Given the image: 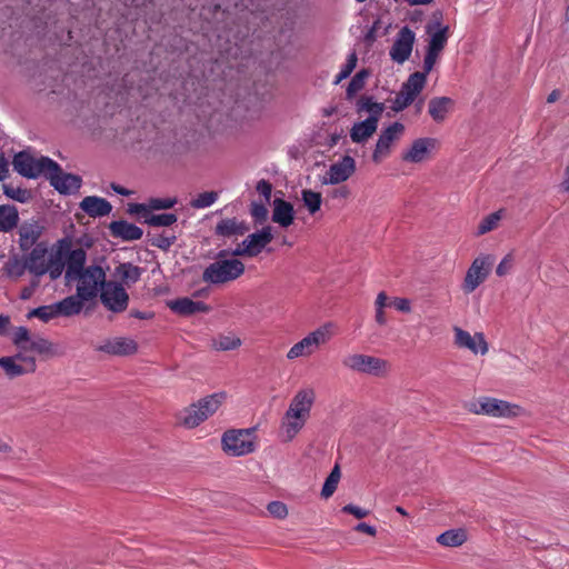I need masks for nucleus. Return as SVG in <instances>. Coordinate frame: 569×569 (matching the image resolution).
<instances>
[{
    "label": "nucleus",
    "mask_w": 569,
    "mask_h": 569,
    "mask_svg": "<svg viewBox=\"0 0 569 569\" xmlns=\"http://www.w3.org/2000/svg\"><path fill=\"white\" fill-rule=\"evenodd\" d=\"M350 194H351V191L347 186H340L338 188H335L330 192V197L332 199H339V200L348 199L350 197Z\"/></svg>",
    "instance_id": "nucleus-61"
},
{
    "label": "nucleus",
    "mask_w": 569,
    "mask_h": 569,
    "mask_svg": "<svg viewBox=\"0 0 569 569\" xmlns=\"http://www.w3.org/2000/svg\"><path fill=\"white\" fill-rule=\"evenodd\" d=\"M52 343L44 338H38L30 342V349L38 353H48L51 351Z\"/></svg>",
    "instance_id": "nucleus-55"
},
{
    "label": "nucleus",
    "mask_w": 569,
    "mask_h": 569,
    "mask_svg": "<svg viewBox=\"0 0 569 569\" xmlns=\"http://www.w3.org/2000/svg\"><path fill=\"white\" fill-rule=\"evenodd\" d=\"M306 420L300 417H296L290 412L284 413L281 422V431L284 441H291L299 431L303 428Z\"/></svg>",
    "instance_id": "nucleus-33"
},
{
    "label": "nucleus",
    "mask_w": 569,
    "mask_h": 569,
    "mask_svg": "<svg viewBox=\"0 0 569 569\" xmlns=\"http://www.w3.org/2000/svg\"><path fill=\"white\" fill-rule=\"evenodd\" d=\"M427 83V74L421 71L411 73L402 83L395 99L391 100V110L401 112L415 102Z\"/></svg>",
    "instance_id": "nucleus-5"
},
{
    "label": "nucleus",
    "mask_w": 569,
    "mask_h": 569,
    "mask_svg": "<svg viewBox=\"0 0 569 569\" xmlns=\"http://www.w3.org/2000/svg\"><path fill=\"white\" fill-rule=\"evenodd\" d=\"M493 263V257L490 254L476 258L467 270L462 290L466 293L473 292L489 276Z\"/></svg>",
    "instance_id": "nucleus-10"
},
{
    "label": "nucleus",
    "mask_w": 569,
    "mask_h": 569,
    "mask_svg": "<svg viewBox=\"0 0 569 569\" xmlns=\"http://www.w3.org/2000/svg\"><path fill=\"white\" fill-rule=\"evenodd\" d=\"M301 198L310 214H315L320 210L322 203V196L320 192H316L311 189H303L301 191Z\"/></svg>",
    "instance_id": "nucleus-42"
},
{
    "label": "nucleus",
    "mask_w": 569,
    "mask_h": 569,
    "mask_svg": "<svg viewBox=\"0 0 569 569\" xmlns=\"http://www.w3.org/2000/svg\"><path fill=\"white\" fill-rule=\"evenodd\" d=\"M378 124L373 118L356 122L350 130V138L355 143L366 142L377 131Z\"/></svg>",
    "instance_id": "nucleus-31"
},
{
    "label": "nucleus",
    "mask_w": 569,
    "mask_h": 569,
    "mask_svg": "<svg viewBox=\"0 0 569 569\" xmlns=\"http://www.w3.org/2000/svg\"><path fill=\"white\" fill-rule=\"evenodd\" d=\"M206 419L200 406L196 402L186 408L180 415L181 423L187 428L198 427Z\"/></svg>",
    "instance_id": "nucleus-36"
},
{
    "label": "nucleus",
    "mask_w": 569,
    "mask_h": 569,
    "mask_svg": "<svg viewBox=\"0 0 569 569\" xmlns=\"http://www.w3.org/2000/svg\"><path fill=\"white\" fill-rule=\"evenodd\" d=\"M249 231V226L244 221H240L237 218H227L219 221L214 228V233L218 237H233L243 236Z\"/></svg>",
    "instance_id": "nucleus-29"
},
{
    "label": "nucleus",
    "mask_w": 569,
    "mask_h": 569,
    "mask_svg": "<svg viewBox=\"0 0 569 569\" xmlns=\"http://www.w3.org/2000/svg\"><path fill=\"white\" fill-rule=\"evenodd\" d=\"M455 345L458 348L461 349H468L472 353L477 355H486L489 350L488 342L485 339V336L482 332H476L473 336H471L468 331L455 327Z\"/></svg>",
    "instance_id": "nucleus-17"
},
{
    "label": "nucleus",
    "mask_w": 569,
    "mask_h": 569,
    "mask_svg": "<svg viewBox=\"0 0 569 569\" xmlns=\"http://www.w3.org/2000/svg\"><path fill=\"white\" fill-rule=\"evenodd\" d=\"M30 341V333L26 327H18L13 335V343L21 347L23 342Z\"/></svg>",
    "instance_id": "nucleus-59"
},
{
    "label": "nucleus",
    "mask_w": 569,
    "mask_h": 569,
    "mask_svg": "<svg viewBox=\"0 0 569 569\" xmlns=\"http://www.w3.org/2000/svg\"><path fill=\"white\" fill-rule=\"evenodd\" d=\"M226 400L224 392H217L209 395L202 399H200L197 403L200 406L202 410V416L207 420L210 416H212Z\"/></svg>",
    "instance_id": "nucleus-35"
},
{
    "label": "nucleus",
    "mask_w": 569,
    "mask_h": 569,
    "mask_svg": "<svg viewBox=\"0 0 569 569\" xmlns=\"http://www.w3.org/2000/svg\"><path fill=\"white\" fill-rule=\"evenodd\" d=\"M102 305L110 311L119 313L127 309L129 296L121 283L108 281L100 292Z\"/></svg>",
    "instance_id": "nucleus-13"
},
{
    "label": "nucleus",
    "mask_w": 569,
    "mask_h": 569,
    "mask_svg": "<svg viewBox=\"0 0 569 569\" xmlns=\"http://www.w3.org/2000/svg\"><path fill=\"white\" fill-rule=\"evenodd\" d=\"M340 477H341V473H340L339 466L336 465L333 467V469L331 470V472L329 473V476L327 477V479L323 483V487L321 489V496L325 499L330 498L335 493L337 486L339 483Z\"/></svg>",
    "instance_id": "nucleus-44"
},
{
    "label": "nucleus",
    "mask_w": 569,
    "mask_h": 569,
    "mask_svg": "<svg viewBox=\"0 0 569 569\" xmlns=\"http://www.w3.org/2000/svg\"><path fill=\"white\" fill-rule=\"evenodd\" d=\"M212 348L217 351L234 350L241 346V340L230 336H219L212 340Z\"/></svg>",
    "instance_id": "nucleus-46"
},
{
    "label": "nucleus",
    "mask_w": 569,
    "mask_h": 569,
    "mask_svg": "<svg viewBox=\"0 0 569 569\" xmlns=\"http://www.w3.org/2000/svg\"><path fill=\"white\" fill-rule=\"evenodd\" d=\"M392 305L395 306V308L401 312H410L411 311V306H410V301L406 298H396L392 302Z\"/></svg>",
    "instance_id": "nucleus-63"
},
{
    "label": "nucleus",
    "mask_w": 569,
    "mask_h": 569,
    "mask_svg": "<svg viewBox=\"0 0 569 569\" xmlns=\"http://www.w3.org/2000/svg\"><path fill=\"white\" fill-rule=\"evenodd\" d=\"M84 301L86 300L79 296L78 291H76V295L68 296L56 302L54 308L58 310L59 316L71 317L81 312Z\"/></svg>",
    "instance_id": "nucleus-32"
},
{
    "label": "nucleus",
    "mask_w": 569,
    "mask_h": 569,
    "mask_svg": "<svg viewBox=\"0 0 569 569\" xmlns=\"http://www.w3.org/2000/svg\"><path fill=\"white\" fill-rule=\"evenodd\" d=\"M273 234L270 226L249 234L233 250V256L257 257L272 241Z\"/></svg>",
    "instance_id": "nucleus-11"
},
{
    "label": "nucleus",
    "mask_w": 569,
    "mask_h": 569,
    "mask_svg": "<svg viewBox=\"0 0 569 569\" xmlns=\"http://www.w3.org/2000/svg\"><path fill=\"white\" fill-rule=\"evenodd\" d=\"M367 111L368 118H373L375 123L378 124L380 117L385 110V104L381 102H375L372 97L363 96L358 101V111Z\"/></svg>",
    "instance_id": "nucleus-39"
},
{
    "label": "nucleus",
    "mask_w": 569,
    "mask_h": 569,
    "mask_svg": "<svg viewBox=\"0 0 569 569\" xmlns=\"http://www.w3.org/2000/svg\"><path fill=\"white\" fill-rule=\"evenodd\" d=\"M169 308L180 316H191L198 312H209L210 307L202 301L190 298H179L168 303Z\"/></svg>",
    "instance_id": "nucleus-27"
},
{
    "label": "nucleus",
    "mask_w": 569,
    "mask_h": 569,
    "mask_svg": "<svg viewBox=\"0 0 569 569\" xmlns=\"http://www.w3.org/2000/svg\"><path fill=\"white\" fill-rule=\"evenodd\" d=\"M329 327H331V323H327L316 329L299 342L295 343L288 351L287 358L289 360H293L299 357H309L315 353L321 345L329 340Z\"/></svg>",
    "instance_id": "nucleus-9"
},
{
    "label": "nucleus",
    "mask_w": 569,
    "mask_h": 569,
    "mask_svg": "<svg viewBox=\"0 0 569 569\" xmlns=\"http://www.w3.org/2000/svg\"><path fill=\"white\" fill-rule=\"evenodd\" d=\"M272 221L282 228H288L293 223V206L281 198H276L272 202Z\"/></svg>",
    "instance_id": "nucleus-26"
},
{
    "label": "nucleus",
    "mask_w": 569,
    "mask_h": 569,
    "mask_svg": "<svg viewBox=\"0 0 569 569\" xmlns=\"http://www.w3.org/2000/svg\"><path fill=\"white\" fill-rule=\"evenodd\" d=\"M43 227L38 222H24L19 229V247L22 251H28L38 244Z\"/></svg>",
    "instance_id": "nucleus-25"
},
{
    "label": "nucleus",
    "mask_w": 569,
    "mask_h": 569,
    "mask_svg": "<svg viewBox=\"0 0 569 569\" xmlns=\"http://www.w3.org/2000/svg\"><path fill=\"white\" fill-rule=\"evenodd\" d=\"M369 76V70L361 69L351 78L346 90L347 99H352L359 91H361L365 88L366 80L368 79Z\"/></svg>",
    "instance_id": "nucleus-41"
},
{
    "label": "nucleus",
    "mask_w": 569,
    "mask_h": 569,
    "mask_svg": "<svg viewBox=\"0 0 569 569\" xmlns=\"http://www.w3.org/2000/svg\"><path fill=\"white\" fill-rule=\"evenodd\" d=\"M79 207L91 218L108 216L112 210V206L108 200L97 196L84 197Z\"/></svg>",
    "instance_id": "nucleus-24"
},
{
    "label": "nucleus",
    "mask_w": 569,
    "mask_h": 569,
    "mask_svg": "<svg viewBox=\"0 0 569 569\" xmlns=\"http://www.w3.org/2000/svg\"><path fill=\"white\" fill-rule=\"evenodd\" d=\"M438 27V30L431 32V26H427V33L430 34V39L428 41L427 51L423 59L422 71L425 74H429L433 69L437 60L439 59L441 52L448 42V26H441L440 22L435 23Z\"/></svg>",
    "instance_id": "nucleus-7"
},
{
    "label": "nucleus",
    "mask_w": 569,
    "mask_h": 569,
    "mask_svg": "<svg viewBox=\"0 0 569 569\" xmlns=\"http://www.w3.org/2000/svg\"><path fill=\"white\" fill-rule=\"evenodd\" d=\"M141 268L130 262L120 263L116 268V276L121 279L124 284L136 283L141 277Z\"/></svg>",
    "instance_id": "nucleus-37"
},
{
    "label": "nucleus",
    "mask_w": 569,
    "mask_h": 569,
    "mask_svg": "<svg viewBox=\"0 0 569 569\" xmlns=\"http://www.w3.org/2000/svg\"><path fill=\"white\" fill-rule=\"evenodd\" d=\"M176 240L177 237L174 234H159L151 239V246L168 251Z\"/></svg>",
    "instance_id": "nucleus-52"
},
{
    "label": "nucleus",
    "mask_w": 569,
    "mask_h": 569,
    "mask_svg": "<svg viewBox=\"0 0 569 569\" xmlns=\"http://www.w3.org/2000/svg\"><path fill=\"white\" fill-rule=\"evenodd\" d=\"M468 411L476 415H486L490 417H513L517 416L519 407L508 401L496 398L483 397L477 401L466 405Z\"/></svg>",
    "instance_id": "nucleus-8"
},
{
    "label": "nucleus",
    "mask_w": 569,
    "mask_h": 569,
    "mask_svg": "<svg viewBox=\"0 0 569 569\" xmlns=\"http://www.w3.org/2000/svg\"><path fill=\"white\" fill-rule=\"evenodd\" d=\"M50 184L61 194H71L77 192L82 183V179L78 174L66 173L58 164V169H50L46 177Z\"/></svg>",
    "instance_id": "nucleus-15"
},
{
    "label": "nucleus",
    "mask_w": 569,
    "mask_h": 569,
    "mask_svg": "<svg viewBox=\"0 0 569 569\" xmlns=\"http://www.w3.org/2000/svg\"><path fill=\"white\" fill-rule=\"evenodd\" d=\"M177 202V198H150L148 200L149 212L152 210L171 209Z\"/></svg>",
    "instance_id": "nucleus-51"
},
{
    "label": "nucleus",
    "mask_w": 569,
    "mask_h": 569,
    "mask_svg": "<svg viewBox=\"0 0 569 569\" xmlns=\"http://www.w3.org/2000/svg\"><path fill=\"white\" fill-rule=\"evenodd\" d=\"M19 222V213L14 206H0V231L9 232L13 230Z\"/></svg>",
    "instance_id": "nucleus-34"
},
{
    "label": "nucleus",
    "mask_w": 569,
    "mask_h": 569,
    "mask_svg": "<svg viewBox=\"0 0 569 569\" xmlns=\"http://www.w3.org/2000/svg\"><path fill=\"white\" fill-rule=\"evenodd\" d=\"M128 212L130 214H139V213H142L143 217L146 218V216H148L150 212H149V207H148V202L147 203H130L128 206Z\"/></svg>",
    "instance_id": "nucleus-60"
},
{
    "label": "nucleus",
    "mask_w": 569,
    "mask_h": 569,
    "mask_svg": "<svg viewBox=\"0 0 569 569\" xmlns=\"http://www.w3.org/2000/svg\"><path fill=\"white\" fill-rule=\"evenodd\" d=\"M30 250L31 251L24 257L28 271L36 278H40L47 273L48 246L46 242H39Z\"/></svg>",
    "instance_id": "nucleus-20"
},
{
    "label": "nucleus",
    "mask_w": 569,
    "mask_h": 569,
    "mask_svg": "<svg viewBox=\"0 0 569 569\" xmlns=\"http://www.w3.org/2000/svg\"><path fill=\"white\" fill-rule=\"evenodd\" d=\"M315 398L316 396L312 389L299 390L292 398L287 412L307 421L310 416Z\"/></svg>",
    "instance_id": "nucleus-21"
},
{
    "label": "nucleus",
    "mask_w": 569,
    "mask_h": 569,
    "mask_svg": "<svg viewBox=\"0 0 569 569\" xmlns=\"http://www.w3.org/2000/svg\"><path fill=\"white\" fill-rule=\"evenodd\" d=\"M87 252L83 248H76L68 252L64 279L67 283L77 281L79 296L84 300L94 299L107 284L106 271L98 264L86 267Z\"/></svg>",
    "instance_id": "nucleus-1"
},
{
    "label": "nucleus",
    "mask_w": 569,
    "mask_h": 569,
    "mask_svg": "<svg viewBox=\"0 0 569 569\" xmlns=\"http://www.w3.org/2000/svg\"><path fill=\"white\" fill-rule=\"evenodd\" d=\"M416 33L408 27L403 26L397 33L393 44L389 50L392 61L398 64L405 63L411 56Z\"/></svg>",
    "instance_id": "nucleus-14"
},
{
    "label": "nucleus",
    "mask_w": 569,
    "mask_h": 569,
    "mask_svg": "<svg viewBox=\"0 0 569 569\" xmlns=\"http://www.w3.org/2000/svg\"><path fill=\"white\" fill-rule=\"evenodd\" d=\"M227 250L218 252L217 260L210 263L202 272V281L218 286L231 282L244 273V264L238 259H226Z\"/></svg>",
    "instance_id": "nucleus-2"
},
{
    "label": "nucleus",
    "mask_w": 569,
    "mask_h": 569,
    "mask_svg": "<svg viewBox=\"0 0 569 569\" xmlns=\"http://www.w3.org/2000/svg\"><path fill=\"white\" fill-rule=\"evenodd\" d=\"M355 530L358 532H363L369 536L375 537L377 535V529L373 526H370L366 522H360L355 527Z\"/></svg>",
    "instance_id": "nucleus-64"
},
{
    "label": "nucleus",
    "mask_w": 569,
    "mask_h": 569,
    "mask_svg": "<svg viewBox=\"0 0 569 569\" xmlns=\"http://www.w3.org/2000/svg\"><path fill=\"white\" fill-rule=\"evenodd\" d=\"M501 219L500 211L492 212L488 214L486 218L481 220V222L478 226V234H485L491 230H493L498 221Z\"/></svg>",
    "instance_id": "nucleus-50"
},
{
    "label": "nucleus",
    "mask_w": 569,
    "mask_h": 569,
    "mask_svg": "<svg viewBox=\"0 0 569 569\" xmlns=\"http://www.w3.org/2000/svg\"><path fill=\"white\" fill-rule=\"evenodd\" d=\"M97 350L112 356H131L137 352L138 345L131 338L118 337L106 340Z\"/></svg>",
    "instance_id": "nucleus-22"
},
{
    "label": "nucleus",
    "mask_w": 569,
    "mask_h": 569,
    "mask_svg": "<svg viewBox=\"0 0 569 569\" xmlns=\"http://www.w3.org/2000/svg\"><path fill=\"white\" fill-rule=\"evenodd\" d=\"M3 193L18 202L26 203L31 198V192L27 189H22L20 187H13L11 184H3L2 186Z\"/></svg>",
    "instance_id": "nucleus-47"
},
{
    "label": "nucleus",
    "mask_w": 569,
    "mask_h": 569,
    "mask_svg": "<svg viewBox=\"0 0 569 569\" xmlns=\"http://www.w3.org/2000/svg\"><path fill=\"white\" fill-rule=\"evenodd\" d=\"M342 366L351 371L376 377L383 376L390 368L387 360L362 353L347 355L342 359Z\"/></svg>",
    "instance_id": "nucleus-6"
},
{
    "label": "nucleus",
    "mask_w": 569,
    "mask_h": 569,
    "mask_svg": "<svg viewBox=\"0 0 569 569\" xmlns=\"http://www.w3.org/2000/svg\"><path fill=\"white\" fill-rule=\"evenodd\" d=\"M256 189L259 192V194L264 198V200L267 202L270 201L271 193H272V184L268 180H264V179L259 180Z\"/></svg>",
    "instance_id": "nucleus-57"
},
{
    "label": "nucleus",
    "mask_w": 569,
    "mask_h": 569,
    "mask_svg": "<svg viewBox=\"0 0 569 569\" xmlns=\"http://www.w3.org/2000/svg\"><path fill=\"white\" fill-rule=\"evenodd\" d=\"M254 428L227 430L221 439L222 449L232 457L251 453L256 449Z\"/></svg>",
    "instance_id": "nucleus-4"
},
{
    "label": "nucleus",
    "mask_w": 569,
    "mask_h": 569,
    "mask_svg": "<svg viewBox=\"0 0 569 569\" xmlns=\"http://www.w3.org/2000/svg\"><path fill=\"white\" fill-rule=\"evenodd\" d=\"M341 511L345 512V513H348V515H352L357 519H362V518L367 517L370 513L369 510L363 509V508L358 507V506L352 505V503L343 506Z\"/></svg>",
    "instance_id": "nucleus-56"
},
{
    "label": "nucleus",
    "mask_w": 569,
    "mask_h": 569,
    "mask_svg": "<svg viewBox=\"0 0 569 569\" xmlns=\"http://www.w3.org/2000/svg\"><path fill=\"white\" fill-rule=\"evenodd\" d=\"M0 367L4 370L6 375L10 379H13L29 372H34L36 360L28 359V367H24L16 362V358L13 357H2L0 358Z\"/></svg>",
    "instance_id": "nucleus-30"
},
{
    "label": "nucleus",
    "mask_w": 569,
    "mask_h": 569,
    "mask_svg": "<svg viewBox=\"0 0 569 569\" xmlns=\"http://www.w3.org/2000/svg\"><path fill=\"white\" fill-rule=\"evenodd\" d=\"M357 61H358V58H357L356 52H351L347 58L346 64L342 67L340 72L336 76L333 83L339 84L343 79H347L355 70V68L357 66Z\"/></svg>",
    "instance_id": "nucleus-49"
},
{
    "label": "nucleus",
    "mask_w": 569,
    "mask_h": 569,
    "mask_svg": "<svg viewBox=\"0 0 569 569\" xmlns=\"http://www.w3.org/2000/svg\"><path fill=\"white\" fill-rule=\"evenodd\" d=\"M453 107V99L449 97H433L428 103V112L433 121L442 122L447 114L452 111Z\"/></svg>",
    "instance_id": "nucleus-28"
},
{
    "label": "nucleus",
    "mask_w": 569,
    "mask_h": 569,
    "mask_svg": "<svg viewBox=\"0 0 569 569\" xmlns=\"http://www.w3.org/2000/svg\"><path fill=\"white\" fill-rule=\"evenodd\" d=\"M437 146L435 138H419L416 139L410 148L402 152L401 159L405 162L419 163L428 159L431 150Z\"/></svg>",
    "instance_id": "nucleus-19"
},
{
    "label": "nucleus",
    "mask_w": 569,
    "mask_h": 569,
    "mask_svg": "<svg viewBox=\"0 0 569 569\" xmlns=\"http://www.w3.org/2000/svg\"><path fill=\"white\" fill-rule=\"evenodd\" d=\"M403 132L405 126L398 121L391 123L385 130H382L372 152V161L375 163H380L383 159H386L390 154L392 146L398 140H400Z\"/></svg>",
    "instance_id": "nucleus-12"
},
{
    "label": "nucleus",
    "mask_w": 569,
    "mask_h": 569,
    "mask_svg": "<svg viewBox=\"0 0 569 569\" xmlns=\"http://www.w3.org/2000/svg\"><path fill=\"white\" fill-rule=\"evenodd\" d=\"M54 307H56V303L40 306L38 308L30 310L28 312L27 317L29 319L38 318L43 322H48V321L59 317L58 310Z\"/></svg>",
    "instance_id": "nucleus-43"
},
{
    "label": "nucleus",
    "mask_w": 569,
    "mask_h": 569,
    "mask_svg": "<svg viewBox=\"0 0 569 569\" xmlns=\"http://www.w3.org/2000/svg\"><path fill=\"white\" fill-rule=\"evenodd\" d=\"M3 270L10 278L18 279L22 277L28 271L26 258H20L19 256L10 257L4 263Z\"/></svg>",
    "instance_id": "nucleus-40"
},
{
    "label": "nucleus",
    "mask_w": 569,
    "mask_h": 569,
    "mask_svg": "<svg viewBox=\"0 0 569 569\" xmlns=\"http://www.w3.org/2000/svg\"><path fill=\"white\" fill-rule=\"evenodd\" d=\"M71 242L68 239L59 241L58 249L49 257L47 261V273L51 280H57L61 277L64 269L67 270L68 252L72 251Z\"/></svg>",
    "instance_id": "nucleus-18"
},
{
    "label": "nucleus",
    "mask_w": 569,
    "mask_h": 569,
    "mask_svg": "<svg viewBox=\"0 0 569 569\" xmlns=\"http://www.w3.org/2000/svg\"><path fill=\"white\" fill-rule=\"evenodd\" d=\"M218 199V193L216 191H206L198 194L190 201V206L193 209H203L212 206Z\"/></svg>",
    "instance_id": "nucleus-48"
},
{
    "label": "nucleus",
    "mask_w": 569,
    "mask_h": 569,
    "mask_svg": "<svg viewBox=\"0 0 569 569\" xmlns=\"http://www.w3.org/2000/svg\"><path fill=\"white\" fill-rule=\"evenodd\" d=\"M12 166L14 171L28 179H36L40 174L47 177L50 169H58V163L49 157L36 159L24 150L14 154Z\"/></svg>",
    "instance_id": "nucleus-3"
},
{
    "label": "nucleus",
    "mask_w": 569,
    "mask_h": 569,
    "mask_svg": "<svg viewBox=\"0 0 569 569\" xmlns=\"http://www.w3.org/2000/svg\"><path fill=\"white\" fill-rule=\"evenodd\" d=\"M356 171V161L350 156H343L341 160L329 167L321 182L323 184H339L347 181Z\"/></svg>",
    "instance_id": "nucleus-16"
},
{
    "label": "nucleus",
    "mask_w": 569,
    "mask_h": 569,
    "mask_svg": "<svg viewBox=\"0 0 569 569\" xmlns=\"http://www.w3.org/2000/svg\"><path fill=\"white\" fill-rule=\"evenodd\" d=\"M39 286V278H36L31 281L29 287H24L20 292V298L22 300H28L33 295L34 290Z\"/></svg>",
    "instance_id": "nucleus-62"
},
{
    "label": "nucleus",
    "mask_w": 569,
    "mask_h": 569,
    "mask_svg": "<svg viewBox=\"0 0 569 569\" xmlns=\"http://www.w3.org/2000/svg\"><path fill=\"white\" fill-rule=\"evenodd\" d=\"M512 262H513V259H512V256L511 254H507L501 261L500 263L498 264L497 269H496V273L499 276V277H503L506 276L507 273L510 272L511 268H512Z\"/></svg>",
    "instance_id": "nucleus-58"
},
{
    "label": "nucleus",
    "mask_w": 569,
    "mask_h": 569,
    "mask_svg": "<svg viewBox=\"0 0 569 569\" xmlns=\"http://www.w3.org/2000/svg\"><path fill=\"white\" fill-rule=\"evenodd\" d=\"M467 540L463 529H450L437 537V542L445 547H459Z\"/></svg>",
    "instance_id": "nucleus-38"
},
{
    "label": "nucleus",
    "mask_w": 569,
    "mask_h": 569,
    "mask_svg": "<svg viewBox=\"0 0 569 569\" xmlns=\"http://www.w3.org/2000/svg\"><path fill=\"white\" fill-rule=\"evenodd\" d=\"M267 510L270 515L278 519H283L288 515L287 506L281 501H271L267 506Z\"/></svg>",
    "instance_id": "nucleus-54"
},
{
    "label": "nucleus",
    "mask_w": 569,
    "mask_h": 569,
    "mask_svg": "<svg viewBox=\"0 0 569 569\" xmlns=\"http://www.w3.org/2000/svg\"><path fill=\"white\" fill-rule=\"evenodd\" d=\"M178 220V216L176 213H159V214H148L144 218V223L151 227H170L176 223Z\"/></svg>",
    "instance_id": "nucleus-45"
},
{
    "label": "nucleus",
    "mask_w": 569,
    "mask_h": 569,
    "mask_svg": "<svg viewBox=\"0 0 569 569\" xmlns=\"http://www.w3.org/2000/svg\"><path fill=\"white\" fill-rule=\"evenodd\" d=\"M108 228L113 238L121 239L122 241L139 240L143 236V230L140 227L127 220L112 221Z\"/></svg>",
    "instance_id": "nucleus-23"
},
{
    "label": "nucleus",
    "mask_w": 569,
    "mask_h": 569,
    "mask_svg": "<svg viewBox=\"0 0 569 569\" xmlns=\"http://www.w3.org/2000/svg\"><path fill=\"white\" fill-rule=\"evenodd\" d=\"M250 214L256 222L262 223L268 218V209L264 203L253 201L250 204Z\"/></svg>",
    "instance_id": "nucleus-53"
}]
</instances>
